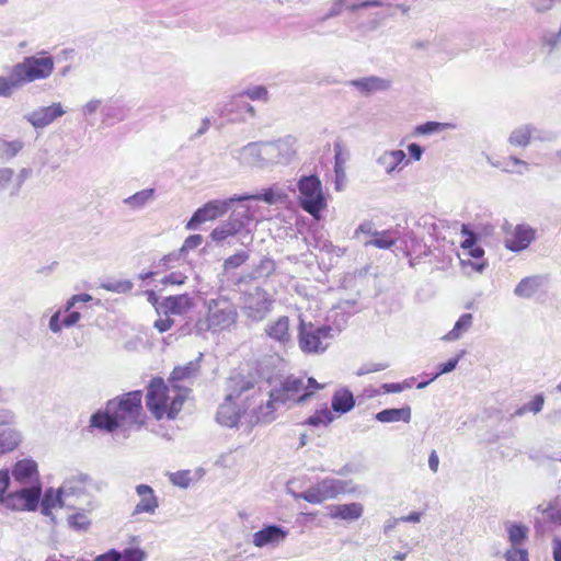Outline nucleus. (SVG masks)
<instances>
[{"label": "nucleus", "mask_w": 561, "mask_h": 561, "mask_svg": "<svg viewBox=\"0 0 561 561\" xmlns=\"http://www.w3.org/2000/svg\"><path fill=\"white\" fill-rule=\"evenodd\" d=\"M141 399L142 392L135 390L108 400L104 410L91 415L90 426L106 433L118 431L127 438L131 428L139 430L145 423Z\"/></svg>", "instance_id": "obj_1"}, {"label": "nucleus", "mask_w": 561, "mask_h": 561, "mask_svg": "<svg viewBox=\"0 0 561 561\" xmlns=\"http://www.w3.org/2000/svg\"><path fill=\"white\" fill-rule=\"evenodd\" d=\"M305 377L289 375L284 378L279 387L270 391V399L265 405L256 410V423L268 424L275 420V411L280 405H296L308 401L312 391H305Z\"/></svg>", "instance_id": "obj_2"}, {"label": "nucleus", "mask_w": 561, "mask_h": 561, "mask_svg": "<svg viewBox=\"0 0 561 561\" xmlns=\"http://www.w3.org/2000/svg\"><path fill=\"white\" fill-rule=\"evenodd\" d=\"M100 486L89 474L71 473L61 483L64 504L72 510H94Z\"/></svg>", "instance_id": "obj_3"}, {"label": "nucleus", "mask_w": 561, "mask_h": 561, "mask_svg": "<svg viewBox=\"0 0 561 561\" xmlns=\"http://www.w3.org/2000/svg\"><path fill=\"white\" fill-rule=\"evenodd\" d=\"M207 314L204 319H198L194 330L198 335L207 331L219 332L229 330L234 325L238 312L234 304L225 296H219L206 301Z\"/></svg>", "instance_id": "obj_4"}, {"label": "nucleus", "mask_w": 561, "mask_h": 561, "mask_svg": "<svg viewBox=\"0 0 561 561\" xmlns=\"http://www.w3.org/2000/svg\"><path fill=\"white\" fill-rule=\"evenodd\" d=\"M254 216L251 209L242 206L232 210L229 218L210 232V238L215 242H221L229 237H238L241 245L249 247L254 239L251 228Z\"/></svg>", "instance_id": "obj_5"}, {"label": "nucleus", "mask_w": 561, "mask_h": 561, "mask_svg": "<svg viewBox=\"0 0 561 561\" xmlns=\"http://www.w3.org/2000/svg\"><path fill=\"white\" fill-rule=\"evenodd\" d=\"M80 113L90 125H94L100 113L102 125L113 126L128 116V108L121 99H91L81 106Z\"/></svg>", "instance_id": "obj_6"}, {"label": "nucleus", "mask_w": 561, "mask_h": 561, "mask_svg": "<svg viewBox=\"0 0 561 561\" xmlns=\"http://www.w3.org/2000/svg\"><path fill=\"white\" fill-rule=\"evenodd\" d=\"M11 69L21 89L26 83L50 77L55 69V62L53 57L43 50L35 56L25 57Z\"/></svg>", "instance_id": "obj_7"}, {"label": "nucleus", "mask_w": 561, "mask_h": 561, "mask_svg": "<svg viewBox=\"0 0 561 561\" xmlns=\"http://www.w3.org/2000/svg\"><path fill=\"white\" fill-rule=\"evenodd\" d=\"M299 206L314 219H320L327 208L322 183L317 175H302L297 182Z\"/></svg>", "instance_id": "obj_8"}, {"label": "nucleus", "mask_w": 561, "mask_h": 561, "mask_svg": "<svg viewBox=\"0 0 561 561\" xmlns=\"http://www.w3.org/2000/svg\"><path fill=\"white\" fill-rule=\"evenodd\" d=\"M332 339L333 329L330 325H316L299 317L298 345L302 353H324L329 346V341Z\"/></svg>", "instance_id": "obj_9"}, {"label": "nucleus", "mask_w": 561, "mask_h": 561, "mask_svg": "<svg viewBox=\"0 0 561 561\" xmlns=\"http://www.w3.org/2000/svg\"><path fill=\"white\" fill-rule=\"evenodd\" d=\"M231 154L241 165L263 169L277 162L278 148L276 142H248Z\"/></svg>", "instance_id": "obj_10"}, {"label": "nucleus", "mask_w": 561, "mask_h": 561, "mask_svg": "<svg viewBox=\"0 0 561 561\" xmlns=\"http://www.w3.org/2000/svg\"><path fill=\"white\" fill-rule=\"evenodd\" d=\"M347 482L344 480L325 478L306 491L296 495L297 499H302L311 504H321L327 500L337 497L348 491Z\"/></svg>", "instance_id": "obj_11"}, {"label": "nucleus", "mask_w": 561, "mask_h": 561, "mask_svg": "<svg viewBox=\"0 0 561 561\" xmlns=\"http://www.w3.org/2000/svg\"><path fill=\"white\" fill-rule=\"evenodd\" d=\"M236 202L237 199H233V196L227 199H213L207 202L193 213L191 219L186 222L185 228L187 230L198 229L202 224L224 216Z\"/></svg>", "instance_id": "obj_12"}, {"label": "nucleus", "mask_w": 561, "mask_h": 561, "mask_svg": "<svg viewBox=\"0 0 561 561\" xmlns=\"http://www.w3.org/2000/svg\"><path fill=\"white\" fill-rule=\"evenodd\" d=\"M168 387L162 378L151 379L146 396V405L157 420L163 417L167 412Z\"/></svg>", "instance_id": "obj_13"}, {"label": "nucleus", "mask_w": 561, "mask_h": 561, "mask_svg": "<svg viewBox=\"0 0 561 561\" xmlns=\"http://www.w3.org/2000/svg\"><path fill=\"white\" fill-rule=\"evenodd\" d=\"M273 301L262 288H255L249 293L244 300V313L252 321L263 320L272 309Z\"/></svg>", "instance_id": "obj_14"}, {"label": "nucleus", "mask_w": 561, "mask_h": 561, "mask_svg": "<svg viewBox=\"0 0 561 561\" xmlns=\"http://www.w3.org/2000/svg\"><path fill=\"white\" fill-rule=\"evenodd\" d=\"M264 332L271 340L284 347L293 344L290 319L287 316L270 320L264 328Z\"/></svg>", "instance_id": "obj_15"}, {"label": "nucleus", "mask_w": 561, "mask_h": 561, "mask_svg": "<svg viewBox=\"0 0 561 561\" xmlns=\"http://www.w3.org/2000/svg\"><path fill=\"white\" fill-rule=\"evenodd\" d=\"M363 95H370L377 92L388 91L391 88V80L377 76H368L353 79L347 83Z\"/></svg>", "instance_id": "obj_16"}, {"label": "nucleus", "mask_w": 561, "mask_h": 561, "mask_svg": "<svg viewBox=\"0 0 561 561\" xmlns=\"http://www.w3.org/2000/svg\"><path fill=\"white\" fill-rule=\"evenodd\" d=\"M288 531L276 524L266 525L253 534V545L257 548L277 546L286 539Z\"/></svg>", "instance_id": "obj_17"}, {"label": "nucleus", "mask_w": 561, "mask_h": 561, "mask_svg": "<svg viewBox=\"0 0 561 561\" xmlns=\"http://www.w3.org/2000/svg\"><path fill=\"white\" fill-rule=\"evenodd\" d=\"M65 114L61 103H53L34 110L27 115V121L36 128H42L53 123Z\"/></svg>", "instance_id": "obj_18"}, {"label": "nucleus", "mask_w": 561, "mask_h": 561, "mask_svg": "<svg viewBox=\"0 0 561 561\" xmlns=\"http://www.w3.org/2000/svg\"><path fill=\"white\" fill-rule=\"evenodd\" d=\"M42 496V489L38 485L23 488L13 494H10L7 500V506H12L14 500L21 501V508L24 511H35L38 506Z\"/></svg>", "instance_id": "obj_19"}, {"label": "nucleus", "mask_w": 561, "mask_h": 561, "mask_svg": "<svg viewBox=\"0 0 561 561\" xmlns=\"http://www.w3.org/2000/svg\"><path fill=\"white\" fill-rule=\"evenodd\" d=\"M135 490L140 500L136 504L131 515L136 516L144 513L150 515L154 514L159 507V500L153 489L148 484H138Z\"/></svg>", "instance_id": "obj_20"}, {"label": "nucleus", "mask_w": 561, "mask_h": 561, "mask_svg": "<svg viewBox=\"0 0 561 561\" xmlns=\"http://www.w3.org/2000/svg\"><path fill=\"white\" fill-rule=\"evenodd\" d=\"M535 234L536 231L531 227L517 225L512 236L505 240V247L513 252H520L529 247Z\"/></svg>", "instance_id": "obj_21"}, {"label": "nucleus", "mask_w": 561, "mask_h": 561, "mask_svg": "<svg viewBox=\"0 0 561 561\" xmlns=\"http://www.w3.org/2000/svg\"><path fill=\"white\" fill-rule=\"evenodd\" d=\"M64 156L65 153L54 142H46L45 146L38 149L33 163L39 168L48 167L50 170H56Z\"/></svg>", "instance_id": "obj_22"}, {"label": "nucleus", "mask_w": 561, "mask_h": 561, "mask_svg": "<svg viewBox=\"0 0 561 561\" xmlns=\"http://www.w3.org/2000/svg\"><path fill=\"white\" fill-rule=\"evenodd\" d=\"M286 198L287 194L276 184L271 187L263 188L261 193L257 194L233 195V199H237V202L263 201L270 205L284 202Z\"/></svg>", "instance_id": "obj_23"}, {"label": "nucleus", "mask_w": 561, "mask_h": 561, "mask_svg": "<svg viewBox=\"0 0 561 561\" xmlns=\"http://www.w3.org/2000/svg\"><path fill=\"white\" fill-rule=\"evenodd\" d=\"M233 400L234 399H228L227 394L216 414L217 422L227 427L237 426L240 420V410L237 408Z\"/></svg>", "instance_id": "obj_24"}, {"label": "nucleus", "mask_w": 561, "mask_h": 561, "mask_svg": "<svg viewBox=\"0 0 561 561\" xmlns=\"http://www.w3.org/2000/svg\"><path fill=\"white\" fill-rule=\"evenodd\" d=\"M546 277L534 275L523 278L515 287L514 294L520 298H531L545 285Z\"/></svg>", "instance_id": "obj_25"}, {"label": "nucleus", "mask_w": 561, "mask_h": 561, "mask_svg": "<svg viewBox=\"0 0 561 561\" xmlns=\"http://www.w3.org/2000/svg\"><path fill=\"white\" fill-rule=\"evenodd\" d=\"M161 307L165 313L183 314L193 307L192 298L187 294L165 297Z\"/></svg>", "instance_id": "obj_26"}, {"label": "nucleus", "mask_w": 561, "mask_h": 561, "mask_svg": "<svg viewBox=\"0 0 561 561\" xmlns=\"http://www.w3.org/2000/svg\"><path fill=\"white\" fill-rule=\"evenodd\" d=\"M454 128L456 125L453 123L426 122L415 126L409 136L413 138L433 137Z\"/></svg>", "instance_id": "obj_27"}, {"label": "nucleus", "mask_w": 561, "mask_h": 561, "mask_svg": "<svg viewBox=\"0 0 561 561\" xmlns=\"http://www.w3.org/2000/svg\"><path fill=\"white\" fill-rule=\"evenodd\" d=\"M409 162L403 150H392L382 153L377 163L385 169L387 173H391L397 169H401Z\"/></svg>", "instance_id": "obj_28"}, {"label": "nucleus", "mask_w": 561, "mask_h": 561, "mask_svg": "<svg viewBox=\"0 0 561 561\" xmlns=\"http://www.w3.org/2000/svg\"><path fill=\"white\" fill-rule=\"evenodd\" d=\"M331 407L334 412L345 414L354 409L355 398L347 388H341L333 393Z\"/></svg>", "instance_id": "obj_29"}, {"label": "nucleus", "mask_w": 561, "mask_h": 561, "mask_svg": "<svg viewBox=\"0 0 561 561\" xmlns=\"http://www.w3.org/2000/svg\"><path fill=\"white\" fill-rule=\"evenodd\" d=\"M364 507L360 503L337 504L331 507L330 516L344 520H356L363 515Z\"/></svg>", "instance_id": "obj_30"}, {"label": "nucleus", "mask_w": 561, "mask_h": 561, "mask_svg": "<svg viewBox=\"0 0 561 561\" xmlns=\"http://www.w3.org/2000/svg\"><path fill=\"white\" fill-rule=\"evenodd\" d=\"M375 419L381 423H393L399 421L409 423L411 421V408L409 405H405L400 409H385L379 411L375 415Z\"/></svg>", "instance_id": "obj_31"}, {"label": "nucleus", "mask_w": 561, "mask_h": 561, "mask_svg": "<svg viewBox=\"0 0 561 561\" xmlns=\"http://www.w3.org/2000/svg\"><path fill=\"white\" fill-rule=\"evenodd\" d=\"M156 199L154 188H145L126 197L123 203L131 210H140Z\"/></svg>", "instance_id": "obj_32"}, {"label": "nucleus", "mask_w": 561, "mask_h": 561, "mask_svg": "<svg viewBox=\"0 0 561 561\" xmlns=\"http://www.w3.org/2000/svg\"><path fill=\"white\" fill-rule=\"evenodd\" d=\"M242 98H249L252 101H262L266 103L268 101V91L264 85L248 87L238 94L231 96L230 100L227 102V106L232 107L234 104H238L239 99Z\"/></svg>", "instance_id": "obj_33"}, {"label": "nucleus", "mask_w": 561, "mask_h": 561, "mask_svg": "<svg viewBox=\"0 0 561 561\" xmlns=\"http://www.w3.org/2000/svg\"><path fill=\"white\" fill-rule=\"evenodd\" d=\"M62 497L64 494H61V485L57 490H54L53 488L47 489L41 500L42 514L49 516L54 507L58 505L65 506Z\"/></svg>", "instance_id": "obj_34"}, {"label": "nucleus", "mask_w": 561, "mask_h": 561, "mask_svg": "<svg viewBox=\"0 0 561 561\" xmlns=\"http://www.w3.org/2000/svg\"><path fill=\"white\" fill-rule=\"evenodd\" d=\"M21 443V434L14 428L0 430V456L14 450Z\"/></svg>", "instance_id": "obj_35"}, {"label": "nucleus", "mask_w": 561, "mask_h": 561, "mask_svg": "<svg viewBox=\"0 0 561 561\" xmlns=\"http://www.w3.org/2000/svg\"><path fill=\"white\" fill-rule=\"evenodd\" d=\"M37 473V463L32 459L19 460L12 470L15 480L25 482Z\"/></svg>", "instance_id": "obj_36"}, {"label": "nucleus", "mask_w": 561, "mask_h": 561, "mask_svg": "<svg viewBox=\"0 0 561 561\" xmlns=\"http://www.w3.org/2000/svg\"><path fill=\"white\" fill-rule=\"evenodd\" d=\"M254 388V382L251 379H247L242 376H236L230 378L228 383V399H238L242 393Z\"/></svg>", "instance_id": "obj_37"}, {"label": "nucleus", "mask_w": 561, "mask_h": 561, "mask_svg": "<svg viewBox=\"0 0 561 561\" xmlns=\"http://www.w3.org/2000/svg\"><path fill=\"white\" fill-rule=\"evenodd\" d=\"M542 137L543 134L538 127L531 124H523L512 131L510 140H536Z\"/></svg>", "instance_id": "obj_38"}, {"label": "nucleus", "mask_w": 561, "mask_h": 561, "mask_svg": "<svg viewBox=\"0 0 561 561\" xmlns=\"http://www.w3.org/2000/svg\"><path fill=\"white\" fill-rule=\"evenodd\" d=\"M473 317L471 313H463L455 323L453 330H450L443 339L445 341H456L465 332H467L472 325Z\"/></svg>", "instance_id": "obj_39"}, {"label": "nucleus", "mask_w": 561, "mask_h": 561, "mask_svg": "<svg viewBox=\"0 0 561 561\" xmlns=\"http://www.w3.org/2000/svg\"><path fill=\"white\" fill-rule=\"evenodd\" d=\"M92 511L93 510H77L76 513L68 516V526L76 531L88 530L91 525V519L88 517V513Z\"/></svg>", "instance_id": "obj_40"}, {"label": "nucleus", "mask_w": 561, "mask_h": 561, "mask_svg": "<svg viewBox=\"0 0 561 561\" xmlns=\"http://www.w3.org/2000/svg\"><path fill=\"white\" fill-rule=\"evenodd\" d=\"M199 368V364L197 360H191L186 363L184 366L175 367L170 376L171 381L184 380L192 376H194Z\"/></svg>", "instance_id": "obj_41"}, {"label": "nucleus", "mask_w": 561, "mask_h": 561, "mask_svg": "<svg viewBox=\"0 0 561 561\" xmlns=\"http://www.w3.org/2000/svg\"><path fill=\"white\" fill-rule=\"evenodd\" d=\"M374 239L364 242L365 247H376L379 249H390L396 240L391 237L390 231H374Z\"/></svg>", "instance_id": "obj_42"}, {"label": "nucleus", "mask_w": 561, "mask_h": 561, "mask_svg": "<svg viewBox=\"0 0 561 561\" xmlns=\"http://www.w3.org/2000/svg\"><path fill=\"white\" fill-rule=\"evenodd\" d=\"M508 539L513 546L522 545L528 535V528L520 523L507 524Z\"/></svg>", "instance_id": "obj_43"}, {"label": "nucleus", "mask_w": 561, "mask_h": 561, "mask_svg": "<svg viewBox=\"0 0 561 561\" xmlns=\"http://www.w3.org/2000/svg\"><path fill=\"white\" fill-rule=\"evenodd\" d=\"M334 152H335V154H334V159H335L334 171H335V175H336L335 184H336V190H339L340 188L339 180L345 176L344 164L348 159V152L343 150L340 142H336Z\"/></svg>", "instance_id": "obj_44"}, {"label": "nucleus", "mask_w": 561, "mask_h": 561, "mask_svg": "<svg viewBox=\"0 0 561 561\" xmlns=\"http://www.w3.org/2000/svg\"><path fill=\"white\" fill-rule=\"evenodd\" d=\"M334 420L331 411L324 407L323 409L317 410L312 415H310L304 424L317 427L319 425H329Z\"/></svg>", "instance_id": "obj_45"}, {"label": "nucleus", "mask_w": 561, "mask_h": 561, "mask_svg": "<svg viewBox=\"0 0 561 561\" xmlns=\"http://www.w3.org/2000/svg\"><path fill=\"white\" fill-rule=\"evenodd\" d=\"M20 88L14 78L12 69L8 76H0V96L10 98Z\"/></svg>", "instance_id": "obj_46"}, {"label": "nucleus", "mask_w": 561, "mask_h": 561, "mask_svg": "<svg viewBox=\"0 0 561 561\" xmlns=\"http://www.w3.org/2000/svg\"><path fill=\"white\" fill-rule=\"evenodd\" d=\"M100 287L107 291L126 294L133 289L134 284L129 279H118L103 282Z\"/></svg>", "instance_id": "obj_47"}, {"label": "nucleus", "mask_w": 561, "mask_h": 561, "mask_svg": "<svg viewBox=\"0 0 561 561\" xmlns=\"http://www.w3.org/2000/svg\"><path fill=\"white\" fill-rule=\"evenodd\" d=\"M23 148V142H0V160L14 158Z\"/></svg>", "instance_id": "obj_48"}, {"label": "nucleus", "mask_w": 561, "mask_h": 561, "mask_svg": "<svg viewBox=\"0 0 561 561\" xmlns=\"http://www.w3.org/2000/svg\"><path fill=\"white\" fill-rule=\"evenodd\" d=\"M275 271V263L270 257H264L253 271L255 278L267 277Z\"/></svg>", "instance_id": "obj_49"}, {"label": "nucleus", "mask_w": 561, "mask_h": 561, "mask_svg": "<svg viewBox=\"0 0 561 561\" xmlns=\"http://www.w3.org/2000/svg\"><path fill=\"white\" fill-rule=\"evenodd\" d=\"M249 254L245 251H239L234 253L233 255H230L224 261V268L225 271H230L238 268L241 266L245 261H248Z\"/></svg>", "instance_id": "obj_50"}, {"label": "nucleus", "mask_w": 561, "mask_h": 561, "mask_svg": "<svg viewBox=\"0 0 561 561\" xmlns=\"http://www.w3.org/2000/svg\"><path fill=\"white\" fill-rule=\"evenodd\" d=\"M465 354L466 351L462 350L455 357L449 358L447 362L439 364L438 371L434 375V378H438L444 374L453 371L457 367L459 360L465 356Z\"/></svg>", "instance_id": "obj_51"}, {"label": "nucleus", "mask_w": 561, "mask_h": 561, "mask_svg": "<svg viewBox=\"0 0 561 561\" xmlns=\"http://www.w3.org/2000/svg\"><path fill=\"white\" fill-rule=\"evenodd\" d=\"M234 108H240L241 111H244L245 113H248L250 115V117L255 116V108L250 103L243 102L241 99H239V103L234 104L232 107L227 106V103H226L224 105L221 114L230 117V119H234V117L231 116Z\"/></svg>", "instance_id": "obj_52"}, {"label": "nucleus", "mask_w": 561, "mask_h": 561, "mask_svg": "<svg viewBox=\"0 0 561 561\" xmlns=\"http://www.w3.org/2000/svg\"><path fill=\"white\" fill-rule=\"evenodd\" d=\"M172 484L180 488H187L191 483V472L188 470L176 471L169 477Z\"/></svg>", "instance_id": "obj_53"}, {"label": "nucleus", "mask_w": 561, "mask_h": 561, "mask_svg": "<svg viewBox=\"0 0 561 561\" xmlns=\"http://www.w3.org/2000/svg\"><path fill=\"white\" fill-rule=\"evenodd\" d=\"M494 167L496 168H502L503 171H506V172H518V173H522L520 170H515L514 168L517 167V165H520V167H526V163L522 160H519L518 158L514 157V156H510L507 161H504L503 163L501 162H491Z\"/></svg>", "instance_id": "obj_54"}, {"label": "nucleus", "mask_w": 561, "mask_h": 561, "mask_svg": "<svg viewBox=\"0 0 561 561\" xmlns=\"http://www.w3.org/2000/svg\"><path fill=\"white\" fill-rule=\"evenodd\" d=\"M121 553V561H144L146 559V552L140 548H126Z\"/></svg>", "instance_id": "obj_55"}, {"label": "nucleus", "mask_w": 561, "mask_h": 561, "mask_svg": "<svg viewBox=\"0 0 561 561\" xmlns=\"http://www.w3.org/2000/svg\"><path fill=\"white\" fill-rule=\"evenodd\" d=\"M461 233L466 237L465 240L460 244L463 250H467L469 248L477 245L478 236L473 231L470 230L468 225H462Z\"/></svg>", "instance_id": "obj_56"}, {"label": "nucleus", "mask_w": 561, "mask_h": 561, "mask_svg": "<svg viewBox=\"0 0 561 561\" xmlns=\"http://www.w3.org/2000/svg\"><path fill=\"white\" fill-rule=\"evenodd\" d=\"M32 170L30 168H23L20 170L15 183L13 185V188L10 193L11 196H15L19 194L21 187L23 186L24 182L31 176Z\"/></svg>", "instance_id": "obj_57"}, {"label": "nucleus", "mask_w": 561, "mask_h": 561, "mask_svg": "<svg viewBox=\"0 0 561 561\" xmlns=\"http://www.w3.org/2000/svg\"><path fill=\"white\" fill-rule=\"evenodd\" d=\"M388 367L389 365L387 363L364 364L357 369L356 375L364 376L370 373L385 370Z\"/></svg>", "instance_id": "obj_58"}, {"label": "nucleus", "mask_w": 561, "mask_h": 561, "mask_svg": "<svg viewBox=\"0 0 561 561\" xmlns=\"http://www.w3.org/2000/svg\"><path fill=\"white\" fill-rule=\"evenodd\" d=\"M202 242H203V237L201 234L188 236L185 239L183 245L181 247L180 252L187 253L188 251L194 250L197 247H199L202 244Z\"/></svg>", "instance_id": "obj_59"}, {"label": "nucleus", "mask_w": 561, "mask_h": 561, "mask_svg": "<svg viewBox=\"0 0 561 561\" xmlns=\"http://www.w3.org/2000/svg\"><path fill=\"white\" fill-rule=\"evenodd\" d=\"M184 399L185 398L183 396H181L180 393H176L172 398L170 407H169V409H167V412H165L169 419H174L176 416V414L179 413V411L181 410V408L183 405Z\"/></svg>", "instance_id": "obj_60"}, {"label": "nucleus", "mask_w": 561, "mask_h": 561, "mask_svg": "<svg viewBox=\"0 0 561 561\" xmlns=\"http://www.w3.org/2000/svg\"><path fill=\"white\" fill-rule=\"evenodd\" d=\"M506 561H529L525 549L512 548L505 552Z\"/></svg>", "instance_id": "obj_61"}, {"label": "nucleus", "mask_w": 561, "mask_h": 561, "mask_svg": "<svg viewBox=\"0 0 561 561\" xmlns=\"http://www.w3.org/2000/svg\"><path fill=\"white\" fill-rule=\"evenodd\" d=\"M545 404V396L542 393H538L534 397L531 401L526 403V408L528 412H533L534 414L539 413Z\"/></svg>", "instance_id": "obj_62"}, {"label": "nucleus", "mask_w": 561, "mask_h": 561, "mask_svg": "<svg viewBox=\"0 0 561 561\" xmlns=\"http://www.w3.org/2000/svg\"><path fill=\"white\" fill-rule=\"evenodd\" d=\"M348 0H333L329 11L324 14L323 20L331 19L339 15L343 8L346 7Z\"/></svg>", "instance_id": "obj_63"}, {"label": "nucleus", "mask_w": 561, "mask_h": 561, "mask_svg": "<svg viewBox=\"0 0 561 561\" xmlns=\"http://www.w3.org/2000/svg\"><path fill=\"white\" fill-rule=\"evenodd\" d=\"M543 514L547 515V517L559 525H561V507L556 510L552 503H549L547 507L543 511Z\"/></svg>", "instance_id": "obj_64"}]
</instances>
